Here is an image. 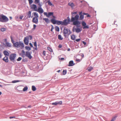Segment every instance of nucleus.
I'll use <instances>...</instances> for the list:
<instances>
[{
	"instance_id": "1",
	"label": "nucleus",
	"mask_w": 121,
	"mask_h": 121,
	"mask_svg": "<svg viewBox=\"0 0 121 121\" xmlns=\"http://www.w3.org/2000/svg\"><path fill=\"white\" fill-rule=\"evenodd\" d=\"M79 16L78 15L75 16L74 17H72L71 18V22H73V24L77 27H79L80 22L78 21Z\"/></svg>"
},
{
	"instance_id": "2",
	"label": "nucleus",
	"mask_w": 121,
	"mask_h": 121,
	"mask_svg": "<svg viewBox=\"0 0 121 121\" xmlns=\"http://www.w3.org/2000/svg\"><path fill=\"white\" fill-rule=\"evenodd\" d=\"M13 45L14 47L17 48H20L22 49L24 47L23 43L20 41H19V42H16L13 43Z\"/></svg>"
},
{
	"instance_id": "3",
	"label": "nucleus",
	"mask_w": 121,
	"mask_h": 121,
	"mask_svg": "<svg viewBox=\"0 0 121 121\" xmlns=\"http://www.w3.org/2000/svg\"><path fill=\"white\" fill-rule=\"evenodd\" d=\"M8 21L9 19L6 16L2 14H0V22H6Z\"/></svg>"
},
{
	"instance_id": "4",
	"label": "nucleus",
	"mask_w": 121,
	"mask_h": 121,
	"mask_svg": "<svg viewBox=\"0 0 121 121\" xmlns=\"http://www.w3.org/2000/svg\"><path fill=\"white\" fill-rule=\"evenodd\" d=\"M71 31L69 29L66 27L64 29L63 33L64 34V36L66 37V35H69L71 33Z\"/></svg>"
},
{
	"instance_id": "5",
	"label": "nucleus",
	"mask_w": 121,
	"mask_h": 121,
	"mask_svg": "<svg viewBox=\"0 0 121 121\" xmlns=\"http://www.w3.org/2000/svg\"><path fill=\"white\" fill-rule=\"evenodd\" d=\"M32 38V36L31 35H29L28 36H27L26 37H25L24 40V43L26 45H28V44L29 40H31Z\"/></svg>"
},
{
	"instance_id": "6",
	"label": "nucleus",
	"mask_w": 121,
	"mask_h": 121,
	"mask_svg": "<svg viewBox=\"0 0 121 121\" xmlns=\"http://www.w3.org/2000/svg\"><path fill=\"white\" fill-rule=\"evenodd\" d=\"M70 22V20L69 19L65 20L63 22L60 21L59 22H60V25H67Z\"/></svg>"
},
{
	"instance_id": "7",
	"label": "nucleus",
	"mask_w": 121,
	"mask_h": 121,
	"mask_svg": "<svg viewBox=\"0 0 121 121\" xmlns=\"http://www.w3.org/2000/svg\"><path fill=\"white\" fill-rule=\"evenodd\" d=\"M40 55L43 57L44 59H49L50 57V55L47 53H39Z\"/></svg>"
},
{
	"instance_id": "8",
	"label": "nucleus",
	"mask_w": 121,
	"mask_h": 121,
	"mask_svg": "<svg viewBox=\"0 0 121 121\" xmlns=\"http://www.w3.org/2000/svg\"><path fill=\"white\" fill-rule=\"evenodd\" d=\"M16 56V54L12 53L9 56V59L11 61H13Z\"/></svg>"
},
{
	"instance_id": "9",
	"label": "nucleus",
	"mask_w": 121,
	"mask_h": 121,
	"mask_svg": "<svg viewBox=\"0 0 121 121\" xmlns=\"http://www.w3.org/2000/svg\"><path fill=\"white\" fill-rule=\"evenodd\" d=\"M51 22L54 24H56L58 25H60L59 22H60V21H56L55 19H52L51 20Z\"/></svg>"
},
{
	"instance_id": "10",
	"label": "nucleus",
	"mask_w": 121,
	"mask_h": 121,
	"mask_svg": "<svg viewBox=\"0 0 121 121\" xmlns=\"http://www.w3.org/2000/svg\"><path fill=\"white\" fill-rule=\"evenodd\" d=\"M30 8L35 11H37V7L36 5L32 4L30 5Z\"/></svg>"
},
{
	"instance_id": "11",
	"label": "nucleus",
	"mask_w": 121,
	"mask_h": 121,
	"mask_svg": "<svg viewBox=\"0 0 121 121\" xmlns=\"http://www.w3.org/2000/svg\"><path fill=\"white\" fill-rule=\"evenodd\" d=\"M44 15L46 16L47 17H49L50 16H52L53 15V12H49L48 13L46 12H44L43 13Z\"/></svg>"
},
{
	"instance_id": "12",
	"label": "nucleus",
	"mask_w": 121,
	"mask_h": 121,
	"mask_svg": "<svg viewBox=\"0 0 121 121\" xmlns=\"http://www.w3.org/2000/svg\"><path fill=\"white\" fill-rule=\"evenodd\" d=\"M75 30L77 33H79L81 31V30L80 28L78 27L76 28L75 26H74L73 29V32H74Z\"/></svg>"
},
{
	"instance_id": "13",
	"label": "nucleus",
	"mask_w": 121,
	"mask_h": 121,
	"mask_svg": "<svg viewBox=\"0 0 121 121\" xmlns=\"http://www.w3.org/2000/svg\"><path fill=\"white\" fill-rule=\"evenodd\" d=\"M82 24L83 27V29L88 28L89 27L88 26H86V23L84 21H82Z\"/></svg>"
},
{
	"instance_id": "14",
	"label": "nucleus",
	"mask_w": 121,
	"mask_h": 121,
	"mask_svg": "<svg viewBox=\"0 0 121 121\" xmlns=\"http://www.w3.org/2000/svg\"><path fill=\"white\" fill-rule=\"evenodd\" d=\"M36 11L39 12L40 13H42L43 12V10L42 8L39 7L38 9H37Z\"/></svg>"
},
{
	"instance_id": "15",
	"label": "nucleus",
	"mask_w": 121,
	"mask_h": 121,
	"mask_svg": "<svg viewBox=\"0 0 121 121\" xmlns=\"http://www.w3.org/2000/svg\"><path fill=\"white\" fill-rule=\"evenodd\" d=\"M6 42L5 43V46L6 47H11V44L10 43H9L8 42H7L6 39H5Z\"/></svg>"
},
{
	"instance_id": "16",
	"label": "nucleus",
	"mask_w": 121,
	"mask_h": 121,
	"mask_svg": "<svg viewBox=\"0 0 121 121\" xmlns=\"http://www.w3.org/2000/svg\"><path fill=\"white\" fill-rule=\"evenodd\" d=\"M23 55H25V56L26 57H28L30 59H31L32 58V56L30 55V53H22Z\"/></svg>"
},
{
	"instance_id": "17",
	"label": "nucleus",
	"mask_w": 121,
	"mask_h": 121,
	"mask_svg": "<svg viewBox=\"0 0 121 121\" xmlns=\"http://www.w3.org/2000/svg\"><path fill=\"white\" fill-rule=\"evenodd\" d=\"M62 103V102L61 101H60L59 102H56L55 103H53L52 104L53 105H57L58 104H61Z\"/></svg>"
},
{
	"instance_id": "18",
	"label": "nucleus",
	"mask_w": 121,
	"mask_h": 121,
	"mask_svg": "<svg viewBox=\"0 0 121 121\" xmlns=\"http://www.w3.org/2000/svg\"><path fill=\"white\" fill-rule=\"evenodd\" d=\"M32 22L36 24H37L38 22V18L34 17L33 19Z\"/></svg>"
},
{
	"instance_id": "19",
	"label": "nucleus",
	"mask_w": 121,
	"mask_h": 121,
	"mask_svg": "<svg viewBox=\"0 0 121 121\" xmlns=\"http://www.w3.org/2000/svg\"><path fill=\"white\" fill-rule=\"evenodd\" d=\"M75 65V63H73V60H71L69 62L68 66H72Z\"/></svg>"
},
{
	"instance_id": "20",
	"label": "nucleus",
	"mask_w": 121,
	"mask_h": 121,
	"mask_svg": "<svg viewBox=\"0 0 121 121\" xmlns=\"http://www.w3.org/2000/svg\"><path fill=\"white\" fill-rule=\"evenodd\" d=\"M79 15H80L79 18V20H82V19L84 17V16L82 14V12H80L79 13Z\"/></svg>"
},
{
	"instance_id": "21",
	"label": "nucleus",
	"mask_w": 121,
	"mask_h": 121,
	"mask_svg": "<svg viewBox=\"0 0 121 121\" xmlns=\"http://www.w3.org/2000/svg\"><path fill=\"white\" fill-rule=\"evenodd\" d=\"M3 60L6 62H8L9 61L8 58L6 56H5L3 59Z\"/></svg>"
},
{
	"instance_id": "22",
	"label": "nucleus",
	"mask_w": 121,
	"mask_h": 121,
	"mask_svg": "<svg viewBox=\"0 0 121 121\" xmlns=\"http://www.w3.org/2000/svg\"><path fill=\"white\" fill-rule=\"evenodd\" d=\"M33 15L34 16V17L38 18L39 17V16L37 13L36 12H34L33 13Z\"/></svg>"
},
{
	"instance_id": "23",
	"label": "nucleus",
	"mask_w": 121,
	"mask_h": 121,
	"mask_svg": "<svg viewBox=\"0 0 121 121\" xmlns=\"http://www.w3.org/2000/svg\"><path fill=\"white\" fill-rule=\"evenodd\" d=\"M43 19V20H44L47 23H49L50 22V21L48 18H44Z\"/></svg>"
},
{
	"instance_id": "24",
	"label": "nucleus",
	"mask_w": 121,
	"mask_h": 121,
	"mask_svg": "<svg viewBox=\"0 0 121 121\" xmlns=\"http://www.w3.org/2000/svg\"><path fill=\"white\" fill-rule=\"evenodd\" d=\"M81 56L82 58H83L84 57V55L83 54H82L81 55H75V56H74V57L76 58H78L79 57V56Z\"/></svg>"
},
{
	"instance_id": "25",
	"label": "nucleus",
	"mask_w": 121,
	"mask_h": 121,
	"mask_svg": "<svg viewBox=\"0 0 121 121\" xmlns=\"http://www.w3.org/2000/svg\"><path fill=\"white\" fill-rule=\"evenodd\" d=\"M71 39L74 40L75 39V37L74 35H72L71 36Z\"/></svg>"
},
{
	"instance_id": "26",
	"label": "nucleus",
	"mask_w": 121,
	"mask_h": 121,
	"mask_svg": "<svg viewBox=\"0 0 121 121\" xmlns=\"http://www.w3.org/2000/svg\"><path fill=\"white\" fill-rule=\"evenodd\" d=\"M31 12L30 11H29L28 13L27 14V17L30 18L31 17Z\"/></svg>"
},
{
	"instance_id": "27",
	"label": "nucleus",
	"mask_w": 121,
	"mask_h": 121,
	"mask_svg": "<svg viewBox=\"0 0 121 121\" xmlns=\"http://www.w3.org/2000/svg\"><path fill=\"white\" fill-rule=\"evenodd\" d=\"M28 89V87H27V86H25L23 88V91H27Z\"/></svg>"
},
{
	"instance_id": "28",
	"label": "nucleus",
	"mask_w": 121,
	"mask_h": 121,
	"mask_svg": "<svg viewBox=\"0 0 121 121\" xmlns=\"http://www.w3.org/2000/svg\"><path fill=\"white\" fill-rule=\"evenodd\" d=\"M32 90L33 91H36V88L35 86H32Z\"/></svg>"
},
{
	"instance_id": "29",
	"label": "nucleus",
	"mask_w": 121,
	"mask_h": 121,
	"mask_svg": "<svg viewBox=\"0 0 121 121\" xmlns=\"http://www.w3.org/2000/svg\"><path fill=\"white\" fill-rule=\"evenodd\" d=\"M58 38L60 40H62L63 39L60 35H59L58 36Z\"/></svg>"
},
{
	"instance_id": "30",
	"label": "nucleus",
	"mask_w": 121,
	"mask_h": 121,
	"mask_svg": "<svg viewBox=\"0 0 121 121\" xmlns=\"http://www.w3.org/2000/svg\"><path fill=\"white\" fill-rule=\"evenodd\" d=\"M56 31H59V27L58 26H56L55 28Z\"/></svg>"
},
{
	"instance_id": "31",
	"label": "nucleus",
	"mask_w": 121,
	"mask_h": 121,
	"mask_svg": "<svg viewBox=\"0 0 121 121\" xmlns=\"http://www.w3.org/2000/svg\"><path fill=\"white\" fill-rule=\"evenodd\" d=\"M22 62H27L28 61V60L26 58H25L22 60Z\"/></svg>"
},
{
	"instance_id": "32",
	"label": "nucleus",
	"mask_w": 121,
	"mask_h": 121,
	"mask_svg": "<svg viewBox=\"0 0 121 121\" xmlns=\"http://www.w3.org/2000/svg\"><path fill=\"white\" fill-rule=\"evenodd\" d=\"M67 73V70H63L62 72L63 74V75H65Z\"/></svg>"
},
{
	"instance_id": "33",
	"label": "nucleus",
	"mask_w": 121,
	"mask_h": 121,
	"mask_svg": "<svg viewBox=\"0 0 121 121\" xmlns=\"http://www.w3.org/2000/svg\"><path fill=\"white\" fill-rule=\"evenodd\" d=\"M74 59H75V58H76V59L75 60L76 61H77V62H80L81 61V60H80V59H78L77 58H75V57L74 58Z\"/></svg>"
},
{
	"instance_id": "34",
	"label": "nucleus",
	"mask_w": 121,
	"mask_h": 121,
	"mask_svg": "<svg viewBox=\"0 0 121 121\" xmlns=\"http://www.w3.org/2000/svg\"><path fill=\"white\" fill-rule=\"evenodd\" d=\"M47 3L48 4L52 6L53 5V4L51 3L50 2V1L49 0L48 1Z\"/></svg>"
},
{
	"instance_id": "35",
	"label": "nucleus",
	"mask_w": 121,
	"mask_h": 121,
	"mask_svg": "<svg viewBox=\"0 0 121 121\" xmlns=\"http://www.w3.org/2000/svg\"><path fill=\"white\" fill-rule=\"evenodd\" d=\"M0 30L2 31L3 32L6 30V29L5 28H1Z\"/></svg>"
},
{
	"instance_id": "36",
	"label": "nucleus",
	"mask_w": 121,
	"mask_h": 121,
	"mask_svg": "<svg viewBox=\"0 0 121 121\" xmlns=\"http://www.w3.org/2000/svg\"><path fill=\"white\" fill-rule=\"evenodd\" d=\"M40 2V0H35V4H37Z\"/></svg>"
},
{
	"instance_id": "37",
	"label": "nucleus",
	"mask_w": 121,
	"mask_h": 121,
	"mask_svg": "<svg viewBox=\"0 0 121 121\" xmlns=\"http://www.w3.org/2000/svg\"><path fill=\"white\" fill-rule=\"evenodd\" d=\"M20 82V81L19 80H15L13 81H12V82L13 83H14L17 82Z\"/></svg>"
},
{
	"instance_id": "38",
	"label": "nucleus",
	"mask_w": 121,
	"mask_h": 121,
	"mask_svg": "<svg viewBox=\"0 0 121 121\" xmlns=\"http://www.w3.org/2000/svg\"><path fill=\"white\" fill-rule=\"evenodd\" d=\"M69 4L71 7H73L74 6V4L72 3H69Z\"/></svg>"
},
{
	"instance_id": "39",
	"label": "nucleus",
	"mask_w": 121,
	"mask_h": 121,
	"mask_svg": "<svg viewBox=\"0 0 121 121\" xmlns=\"http://www.w3.org/2000/svg\"><path fill=\"white\" fill-rule=\"evenodd\" d=\"M47 49L50 52H52V49L50 47H48L47 48Z\"/></svg>"
},
{
	"instance_id": "40",
	"label": "nucleus",
	"mask_w": 121,
	"mask_h": 121,
	"mask_svg": "<svg viewBox=\"0 0 121 121\" xmlns=\"http://www.w3.org/2000/svg\"><path fill=\"white\" fill-rule=\"evenodd\" d=\"M26 49L28 50H30V48L28 46H26L25 47Z\"/></svg>"
},
{
	"instance_id": "41",
	"label": "nucleus",
	"mask_w": 121,
	"mask_h": 121,
	"mask_svg": "<svg viewBox=\"0 0 121 121\" xmlns=\"http://www.w3.org/2000/svg\"><path fill=\"white\" fill-rule=\"evenodd\" d=\"M28 0L30 4H31L33 2V1L32 0Z\"/></svg>"
},
{
	"instance_id": "42",
	"label": "nucleus",
	"mask_w": 121,
	"mask_h": 121,
	"mask_svg": "<svg viewBox=\"0 0 121 121\" xmlns=\"http://www.w3.org/2000/svg\"><path fill=\"white\" fill-rule=\"evenodd\" d=\"M116 117H115L112 118V120L110 121H114V120L116 119Z\"/></svg>"
},
{
	"instance_id": "43",
	"label": "nucleus",
	"mask_w": 121,
	"mask_h": 121,
	"mask_svg": "<svg viewBox=\"0 0 121 121\" xmlns=\"http://www.w3.org/2000/svg\"><path fill=\"white\" fill-rule=\"evenodd\" d=\"M22 59V58L21 57H19L17 59V61H19L21 60Z\"/></svg>"
},
{
	"instance_id": "44",
	"label": "nucleus",
	"mask_w": 121,
	"mask_h": 121,
	"mask_svg": "<svg viewBox=\"0 0 121 121\" xmlns=\"http://www.w3.org/2000/svg\"><path fill=\"white\" fill-rule=\"evenodd\" d=\"M93 68L92 67H90L89 69H88V71L89 72H90L93 69Z\"/></svg>"
},
{
	"instance_id": "45",
	"label": "nucleus",
	"mask_w": 121,
	"mask_h": 121,
	"mask_svg": "<svg viewBox=\"0 0 121 121\" xmlns=\"http://www.w3.org/2000/svg\"><path fill=\"white\" fill-rule=\"evenodd\" d=\"M24 17V16L23 15H22L21 16H20L19 17V19H22L23 17Z\"/></svg>"
},
{
	"instance_id": "46",
	"label": "nucleus",
	"mask_w": 121,
	"mask_h": 121,
	"mask_svg": "<svg viewBox=\"0 0 121 121\" xmlns=\"http://www.w3.org/2000/svg\"><path fill=\"white\" fill-rule=\"evenodd\" d=\"M10 38L11 39V41H12V42L13 43V42H14V40L13 39V38L11 36H10Z\"/></svg>"
},
{
	"instance_id": "47",
	"label": "nucleus",
	"mask_w": 121,
	"mask_h": 121,
	"mask_svg": "<svg viewBox=\"0 0 121 121\" xmlns=\"http://www.w3.org/2000/svg\"><path fill=\"white\" fill-rule=\"evenodd\" d=\"M81 40V39H76L75 40L77 42H78L79 41H80Z\"/></svg>"
},
{
	"instance_id": "48",
	"label": "nucleus",
	"mask_w": 121,
	"mask_h": 121,
	"mask_svg": "<svg viewBox=\"0 0 121 121\" xmlns=\"http://www.w3.org/2000/svg\"><path fill=\"white\" fill-rule=\"evenodd\" d=\"M38 5L39 6V7H41L42 6L41 4L39 3H38Z\"/></svg>"
},
{
	"instance_id": "49",
	"label": "nucleus",
	"mask_w": 121,
	"mask_h": 121,
	"mask_svg": "<svg viewBox=\"0 0 121 121\" xmlns=\"http://www.w3.org/2000/svg\"><path fill=\"white\" fill-rule=\"evenodd\" d=\"M36 25L35 24L33 25V29H35L36 27Z\"/></svg>"
},
{
	"instance_id": "50",
	"label": "nucleus",
	"mask_w": 121,
	"mask_h": 121,
	"mask_svg": "<svg viewBox=\"0 0 121 121\" xmlns=\"http://www.w3.org/2000/svg\"><path fill=\"white\" fill-rule=\"evenodd\" d=\"M34 46L35 47H37V44H36V42H34Z\"/></svg>"
},
{
	"instance_id": "51",
	"label": "nucleus",
	"mask_w": 121,
	"mask_h": 121,
	"mask_svg": "<svg viewBox=\"0 0 121 121\" xmlns=\"http://www.w3.org/2000/svg\"><path fill=\"white\" fill-rule=\"evenodd\" d=\"M15 118V116L10 117H9V118L10 119H12V118Z\"/></svg>"
},
{
	"instance_id": "52",
	"label": "nucleus",
	"mask_w": 121,
	"mask_h": 121,
	"mask_svg": "<svg viewBox=\"0 0 121 121\" xmlns=\"http://www.w3.org/2000/svg\"><path fill=\"white\" fill-rule=\"evenodd\" d=\"M4 55L5 56H8L9 54V53H4Z\"/></svg>"
},
{
	"instance_id": "53",
	"label": "nucleus",
	"mask_w": 121,
	"mask_h": 121,
	"mask_svg": "<svg viewBox=\"0 0 121 121\" xmlns=\"http://www.w3.org/2000/svg\"><path fill=\"white\" fill-rule=\"evenodd\" d=\"M82 42L83 44H84V45H85L86 44V43L85 42L83 41H82Z\"/></svg>"
},
{
	"instance_id": "54",
	"label": "nucleus",
	"mask_w": 121,
	"mask_h": 121,
	"mask_svg": "<svg viewBox=\"0 0 121 121\" xmlns=\"http://www.w3.org/2000/svg\"><path fill=\"white\" fill-rule=\"evenodd\" d=\"M53 17V19H55L56 18V17L53 15L52 16Z\"/></svg>"
},
{
	"instance_id": "55",
	"label": "nucleus",
	"mask_w": 121,
	"mask_h": 121,
	"mask_svg": "<svg viewBox=\"0 0 121 121\" xmlns=\"http://www.w3.org/2000/svg\"><path fill=\"white\" fill-rule=\"evenodd\" d=\"M54 29V28L53 27V26H52V27L51 30V31H52Z\"/></svg>"
},
{
	"instance_id": "56",
	"label": "nucleus",
	"mask_w": 121,
	"mask_h": 121,
	"mask_svg": "<svg viewBox=\"0 0 121 121\" xmlns=\"http://www.w3.org/2000/svg\"><path fill=\"white\" fill-rule=\"evenodd\" d=\"M3 53H8V52L6 51H5Z\"/></svg>"
},
{
	"instance_id": "57",
	"label": "nucleus",
	"mask_w": 121,
	"mask_h": 121,
	"mask_svg": "<svg viewBox=\"0 0 121 121\" xmlns=\"http://www.w3.org/2000/svg\"><path fill=\"white\" fill-rule=\"evenodd\" d=\"M29 45H30L31 47H32V45L31 43H29Z\"/></svg>"
},
{
	"instance_id": "58",
	"label": "nucleus",
	"mask_w": 121,
	"mask_h": 121,
	"mask_svg": "<svg viewBox=\"0 0 121 121\" xmlns=\"http://www.w3.org/2000/svg\"><path fill=\"white\" fill-rule=\"evenodd\" d=\"M62 46L61 45H60L59 46H58V47L59 48H61L62 47Z\"/></svg>"
},
{
	"instance_id": "59",
	"label": "nucleus",
	"mask_w": 121,
	"mask_h": 121,
	"mask_svg": "<svg viewBox=\"0 0 121 121\" xmlns=\"http://www.w3.org/2000/svg\"><path fill=\"white\" fill-rule=\"evenodd\" d=\"M64 58H61L60 60H63L64 59Z\"/></svg>"
},
{
	"instance_id": "60",
	"label": "nucleus",
	"mask_w": 121,
	"mask_h": 121,
	"mask_svg": "<svg viewBox=\"0 0 121 121\" xmlns=\"http://www.w3.org/2000/svg\"><path fill=\"white\" fill-rule=\"evenodd\" d=\"M77 13V12H74V13H72V14H76Z\"/></svg>"
},
{
	"instance_id": "61",
	"label": "nucleus",
	"mask_w": 121,
	"mask_h": 121,
	"mask_svg": "<svg viewBox=\"0 0 121 121\" xmlns=\"http://www.w3.org/2000/svg\"><path fill=\"white\" fill-rule=\"evenodd\" d=\"M60 70H59L58 71H57V72H58V73H59L60 72Z\"/></svg>"
},
{
	"instance_id": "62",
	"label": "nucleus",
	"mask_w": 121,
	"mask_h": 121,
	"mask_svg": "<svg viewBox=\"0 0 121 121\" xmlns=\"http://www.w3.org/2000/svg\"><path fill=\"white\" fill-rule=\"evenodd\" d=\"M31 105H29L28 106V108H31Z\"/></svg>"
},
{
	"instance_id": "63",
	"label": "nucleus",
	"mask_w": 121,
	"mask_h": 121,
	"mask_svg": "<svg viewBox=\"0 0 121 121\" xmlns=\"http://www.w3.org/2000/svg\"><path fill=\"white\" fill-rule=\"evenodd\" d=\"M0 87H3V86L1 85H0Z\"/></svg>"
},
{
	"instance_id": "64",
	"label": "nucleus",
	"mask_w": 121,
	"mask_h": 121,
	"mask_svg": "<svg viewBox=\"0 0 121 121\" xmlns=\"http://www.w3.org/2000/svg\"><path fill=\"white\" fill-rule=\"evenodd\" d=\"M1 53H0V58H1Z\"/></svg>"
}]
</instances>
